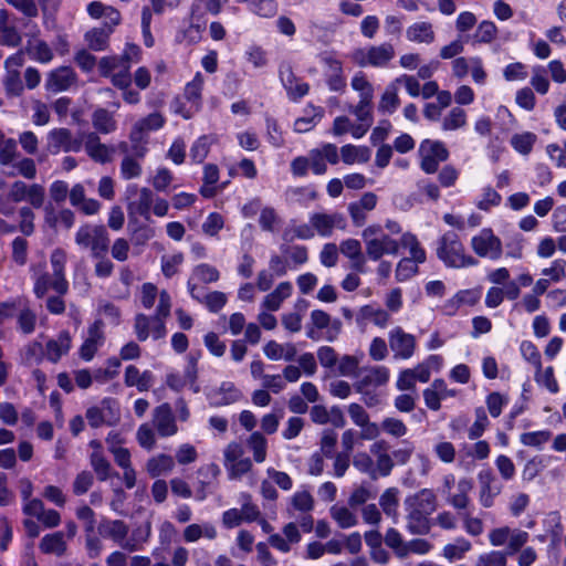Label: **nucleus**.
Returning <instances> with one entry per match:
<instances>
[{
  "mask_svg": "<svg viewBox=\"0 0 566 566\" xmlns=\"http://www.w3.org/2000/svg\"><path fill=\"white\" fill-rule=\"evenodd\" d=\"M66 260L65 251L55 249L50 258L52 274L46 271L44 263L31 266L33 292L36 297H44L49 291H54L59 295H64L67 292L69 282L65 277Z\"/></svg>",
  "mask_w": 566,
  "mask_h": 566,
  "instance_id": "f257e3e1",
  "label": "nucleus"
},
{
  "mask_svg": "<svg viewBox=\"0 0 566 566\" xmlns=\"http://www.w3.org/2000/svg\"><path fill=\"white\" fill-rule=\"evenodd\" d=\"M401 233L398 222L387 220L385 226L373 223L361 231L366 255L371 261H379L385 255H396L399 252V241L392 235Z\"/></svg>",
  "mask_w": 566,
  "mask_h": 566,
  "instance_id": "f03ea898",
  "label": "nucleus"
},
{
  "mask_svg": "<svg viewBox=\"0 0 566 566\" xmlns=\"http://www.w3.org/2000/svg\"><path fill=\"white\" fill-rule=\"evenodd\" d=\"M407 511V530L411 534H426L430 530L428 516L436 510V495L429 489L405 500Z\"/></svg>",
  "mask_w": 566,
  "mask_h": 566,
  "instance_id": "7ed1b4c3",
  "label": "nucleus"
},
{
  "mask_svg": "<svg viewBox=\"0 0 566 566\" xmlns=\"http://www.w3.org/2000/svg\"><path fill=\"white\" fill-rule=\"evenodd\" d=\"M98 67L103 76L111 77L113 85L123 91V98L126 103L137 104L140 101L139 93L129 88L132 83L129 65L123 59L103 57Z\"/></svg>",
  "mask_w": 566,
  "mask_h": 566,
  "instance_id": "20e7f679",
  "label": "nucleus"
},
{
  "mask_svg": "<svg viewBox=\"0 0 566 566\" xmlns=\"http://www.w3.org/2000/svg\"><path fill=\"white\" fill-rule=\"evenodd\" d=\"M437 256L447 266L463 269L476 265L478 261L465 252L459 235L454 232L444 233L438 241Z\"/></svg>",
  "mask_w": 566,
  "mask_h": 566,
  "instance_id": "39448f33",
  "label": "nucleus"
},
{
  "mask_svg": "<svg viewBox=\"0 0 566 566\" xmlns=\"http://www.w3.org/2000/svg\"><path fill=\"white\" fill-rule=\"evenodd\" d=\"M395 48L390 43L357 48L349 53V59L360 67L384 69L395 57Z\"/></svg>",
  "mask_w": 566,
  "mask_h": 566,
  "instance_id": "423d86ee",
  "label": "nucleus"
},
{
  "mask_svg": "<svg viewBox=\"0 0 566 566\" xmlns=\"http://www.w3.org/2000/svg\"><path fill=\"white\" fill-rule=\"evenodd\" d=\"M108 234L103 226L85 224L75 234V242L90 249L94 258L104 255L108 249Z\"/></svg>",
  "mask_w": 566,
  "mask_h": 566,
  "instance_id": "0eeeda50",
  "label": "nucleus"
},
{
  "mask_svg": "<svg viewBox=\"0 0 566 566\" xmlns=\"http://www.w3.org/2000/svg\"><path fill=\"white\" fill-rule=\"evenodd\" d=\"M388 343L392 356L397 360L410 359L416 354L418 347L416 336L407 333L400 326H396L389 331Z\"/></svg>",
  "mask_w": 566,
  "mask_h": 566,
  "instance_id": "6e6552de",
  "label": "nucleus"
},
{
  "mask_svg": "<svg viewBox=\"0 0 566 566\" xmlns=\"http://www.w3.org/2000/svg\"><path fill=\"white\" fill-rule=\"evenodd\" d=\"M126 195L129 200L127 205L129 216H139L148 220L155 199L154 192L147 187L140 188L135 184H129L126 187Z\"/></svg>",
  "mask_w": 566,
  "mask_h": 566,
  "instance_id": "1a4fd4ad",
  "label": "nucleus"
},
{
  "mask_svg": "<svg viewBox=\"0 0 566 566\" xmlns=\"http://www.w3.org/2000/svg\"><path fill=\"white\" fill-rule=\"evenodd\" d=\"M420 166L427 174L437 171L440 163L448 159L449 151L439 140L424 139L419 146Z\"/></svg>",
  "mask_w": 566,
  "mask_h": 566,
  "instance_id": "9d476101",
  "label": "nucleus"
},
{
  "mask_svg": "<svg viewBox=\"0 0 566 566\" xmlns=\"http://www.w3.org/2000/svg\"><path fill=\"white\" fill-rule=\"evenodd\" d=\"M243 447L238 442L229 443L224 451V468L228 471L230 479H239L252 468V462L249 458H243Z\"/></svg>",
  "mask_w": 566,
  "mask_h": 566,
  "instance_id": "9b49d317",
  "label": "nucleus"
},
{
  "mask_svg": "<svg viewBox=\"0 0 566 566\" xmlns=\"http://www.w3.org/2000/svg\"><path fill=\"white\" fill-rule=\"evenodd\" d=\"M319 62L324 67L326 84L333 92H340L346 87L343 63L335 52H323L319 54Z\"/></svg>",
  "mask_w": 566,
  "mask_h": 566,
  "instance_id": "f8f14e48",
  "label": "nucleus"
},
{
  "mask_svg": "<svg viewBox=\"0 0 566 566\" xmlns=\"http://www.w3.org/2000/svg\"><path fill=\"white\" fill-rule=\"evenodd\" d=\"M471 247L481 258L497 260L502 255V242L490 228H484L473 235Z\"/></svg>",
  "mask_w": 566,
  "mask_h": 566,
  "instance_id": "ddd939ff",
  "label": "nucleus"
},
{
  "mask_svg": "<svg viewBox=\"0 0 566 566\" xmlns=\"http://www.w3.org/2000/svg\"><path fill=\"white\" fill-rule=\"evenodd\" d=\"M86 419L91 427L98 428L103 424L113 426L119 420L118 403L111 398H105L98 406L90 407Z\"/></svg>",
  "mask_w": 566,
  "mask_h": 566,
  "instance_id": "4468645a",
  "label": "nucleus"
},
{
  "mask_svg": "<svg viewBox=\"0 0 566 566\" xmlns=\"http://www.w3.org/2000/svg\"><path fill=\"white\" fill-rule=\"evenodd\" d=\"M24 64V55L22 52L11 54L4 61L6 74L3 76V85L6 92L10 96H19L23 92L20 69Z\"/></svg>",
  "mask_w": 566,
  "mask_h": 566,
  "instance_id": "2eb2a0df",
  "label": "nucleus"
},
{
  "mask_svg": "<svg viewBox=\"0 0 566 566\" xmlns=\"http://www.w3.org/2000/svg\"><path fill=\"white\" fill-rule=\"evenodd\" d=\"M45 191L41 185H27L23 181H15L11 185L8 192L9 199L13 202L27 201L34 208L42 207Z\"/></svg>",
  "mask_w": 566,
  "mask_h": 566,
  "instance_id": "dca6fc26",
  "label": "nucleus"
},
{
  "mask_svg": "<svg viewBox=\"0 0 566 566\" xmlns=\"http://www.w3.org/2000/svg\"><path fill=\"white\" fill-rule=\"evenodd\" d=\"M133 154H126L119 165V176L124 180L138 179L143 175V159L148 153L145 145L133 144Z\"/></svg>",
  "mask_w": 566,
  "mask_h": 566,
  "instance_id": "f3484780",
  "label": "nucleus"
},
{
  "mask_svg": "<svg viewBox=\"0 0 566 566\" xmlns=\"http://www.w3.org/2000/svg\"><path fill=\"white\" fill-rule=\"evenodd\" d=\"M220 277V273L217 268L207 264L201 263L193 268L192 273L188 280V291L197 301L201 300V294L203 291V287L200 286V283H213L217 282Z\"/></svg>",
  "mask_w": 566,
  "mask_h": 566,
  "instance_id": "a211bd4d",
  "label": "nucleus"
},
{
  "mask_svg": "<svg viewBox=\"0 0 566 566\" xmlns=\"http://www.w3.org/2000/svg\"><path fill=\"white\" fill-rule=\"evenodd\" d=\"M311 170L315 175H324L327 171V164L336 165L339 161L338 148L331 143L308 153Z\"/></svg>",
  "mask_w": 566,
  "mask_h": 566,
  "instance_id": "6ab92c4d",
  "label": "nucleus"
},
{
  "mask_svg": "<svg viewBox=\"0 0 566 566\" xmlns=\"http://www.w3.org/2000/svg\"><path fill=\"white\" fill-rule=\"evenodd\" d=\"M81 142L74 139L66 128H54L46 136V149L50 154L56 155L61 151H80Z\"/></svg>",
  "mask_w": 566,
  "mask_h": 566,
  "instance_id": "aec40b11",
  "label": "nucleus"
},
{
  "mask_svg": "<svg viewBox=\"0 0 566 566\" xmlns=\"http://www.w3.org/2000/svg\"><path fill=\"white\" fill-rule=\"evenodd\" d=\"M479 502L484 509L494 505L495 499L502 493L503 486L490 470H482L478 474Z\"/></svg>",
  "mask_w": 566,
  "mask_h": 566,
  "instance_id": "412c9836",
  "label": "nucleus"
},
{
  "mask_svg": "<svg viewBox=\"0 0 566 566\" xmlns=\"http://www.w3.org/2000/svg\"><path fill=\"white\" fill-rule=\"evenodd\" d=\"M165 117L159 113H151L145 118L137 120L129 134L132 144L147 146V134L149 132L158 130L165 125Z\"/></svg>",
  "mask_w": 566,
  "mask_h": 566,
  "instance_id": "4be33fe9",
  "label": "nucleus"
},
{
  "mask_svg": "<svg viewBox=\"0 0 566 566\" xmlns=\"http://www.w3.org/2000/svg\"><path fill=\"white\" fill-rule=\"evenodd\" d=\"M279 77L286 91L289 98L293 102H298L310 91V85L306 82L297 78L292 67L287 64H282L280 66Z\"/></svg>",
  "mask_w": 566,
  "mask_h": 566,
  "instance_id": "5701e85b",
  "label": "nucleus"
},
{
  "mask_svg": "<svg viewBox=\"0 0 566 566\" xmlns=\"http://www.w3.org/2000/svg\"><path fill=\"white\" fill-rule=\"evenodd\" d=\"M308 221L313 224L315 234L317 233L321 237H329L332 235L335 229H345L346 220L342 213L333 212V213H324L316 212L310 216Z\"/></svg>",
  "mask_w": 566,
  "mask_h": 566,
  "instance_id": "b1692460",
  "label": "nucleus"
},
{
  "mask_svg": "<svg viewBox=\"0 0 566 566\" xmlns=\"http://www.w3.org/2000/svg\"><path fill=\"white\" fill-rule=\"evenodd\" d=\"M311 324H312V327L308 328L306 334H307V337H310L312 339L318 338V336L316 335V329L317 331L326 329L325 338L327 340L332 342L336 338V336L340 329V322L337 319L332 322L331 316L322 310L312 311Z\"/></svg>",
  "mask_w": 566,
  "mask_h": 566,
  "instance_id": "393cba45",
  "label": "nucleus"
},
{
  "mask_svg": "<svg viewBox=\"0 0 566 566\" xmlns=\"http://www.w3.org/2000/svg\"><path fill=\"white\" fill-rule=\"evenodd\" d=\"M104 340L103 322L97 319L87 329V334L80 348L81 358L85 361L92 360L96 352L103 346Z\"/></svg>",
  "mask_w": 566,
  "mask_h": 566,
  "instance_id": "a878e982",
  "label": "nucleus"
},
{
  "mask_svg": "<svg viewBox=\"0 0 566 566\" xmlns=\"http://www.w3.org/2000/svg\"><path fill=\"white\" fill-rule=\"evenodd\" d=\"M358 325L374 324L379 328H386L391 323L390 314L376 304L361 306L356 314Z\"/></svg>",
  "mask_w": 566,
  "mask_h": 566,
  "instance_id": "bb28decb",
  "label": "nucleus"
},
{
  "mask_svg": "<svg viewBox=\"0 0 566 566\" xmlns=\"http://www.w3.org/2000/svg\"><path fill=\"white\" fill-rule=\"evenodd\" d=\"M76 82L75 72L69 66L52 70L45 80V88L53 93L69 90Z\"/></svg>",
  "mask_w": 566,
  "mask_h": 566,
  "instance_id": "cd10ccee",
  "label": "nucleus"
},
{
  "mask_svg": "<svg viewBox=\"0 0 566 566\" xmlns=\"http://www.w3.org/2000/svg\"><path fill=\"white\" fill-rule=\"evenodd\" d=\"M153 421L160 437H171L178 432L176 419L168 403H163L154 410Z\"/></svg>",
  "mask_w": 566,
  "mask_h": 566,
  "instance_id": "c85d7f7f",
  "label": "nucleus"
},
{
  "mask_svg": "<svg viewBox=\"0 0 566 566\" xmlns=\"http://www.w3.org/2000/svg\"><path fill=\"white\" fill-rule=\"evenodd\" d=\"M21 41V33L14 25L10 12L7 9H0V45L17 48Z\"/></svg>",
  "mask_w": 566,
  "mask_h": 566,
  "instance_id": "c756f323",
  "label": "nucleus"
},
{
  "mask_svg": "<svg viewBox=\"0 0 566 566\" xmlns=\"http://www.w3.org/2000/svg\"><path fill=\"white\" fill-rule=\"evenodd\" d=\"M293 293V285L291 282L284 281L276 285V287L268 293L261 303V308L265 311H279L285 300Z\"/></svg>",
  "mask_w": 566,
  "mask_h": 566,
  "instance_id": "7c9ffc66",
  "label": "nucleus"
},
{
  "mask_svg": "<svg viewBox=\"0 0 566 566\" xmlns=\"http://www.w3.org/2000/svg\"><path fill=\"white\" fill-rule=\"evenodd\" d=\"M97 530L101 536L112 539L123 548L128 535V526L123 521L103 520Z\"/></svg>",
  "mask_w": 566,
  "mask_h": 566,
  "instance_id": "2f4dec72",
  "label": "nucleus"
},
{
  "mask_svg": "<svg viewBox=\"0 0 566 566\" xmlns=\"http://www.w3.org/2000/svg\"><path fill=\"white\" fill-rule=\"evenodd\" d=\"M473 490V481L469 478H461L453 492L447 497L448 504L455 510H465L470 504V493Z\"/></svg>",
  "mask_w": 566,
  "mask_h": 566,
  "instance_id": "473e14b6",
  "label": "nucleus"
},
{
  "mask_svg": "<svg viewBox=\"0 0 566 566\" xmlns=\"http://www.w3.org/2000/svg\"><path fill=\"white\" fill-rule=\"evenodd\" d=\"M242 397L240 389L235 387L233 382L224 381L221 386L212 390L208 398L210 403L213 406H227L231 405Z\"/></svg>",
  "mask_w": 566,
  "mask_h": 566,
  "instance_id": "72a5a7b5",
  "label": "nucleus"
},
{
  "mask_svg": "<svg viewBox=\"0 0 566 566\" xmlns=\"http://www.w3.org/2000/svg\"><path fill=\"white\" fill-rule=\"evenodd\" d=\"M85 150L93 160L101 164L111 161L114 153L113 147L102 144L99 137L94 133L86 136Z\"/></svg>",
  "mask_w": 566,
  "mask_h": 566,
  "instance_id": "f704fd0d",
  "label": "nucleus"
},
{
  "mask_svg": "<svg viewBox=\"0 0 566 566\" xmlns=\"http://www.w3.org/2000/svg\"><path fill=\"white\" fill-rule=\"evenodd\" d=\"M72 346V337L69 332H61L56 338L50 339L45 346V356L52 361H59L66 355Z\"/></svg>",
  "mask_w": 566,
  "mask_h": 566,
  "instance_id": "c9c22d12",
  "label": "nucleus"
},
{
  "mask_svg": "<svg viewBox=\"0 0 566 566\" xmlns=\"http://www.w3.org/2000/svg\"><path fill=\"white\" fill-rule=\"evenodd\" d=\"M406 38L413 43L431 44L436 40L433 25L428 21L415 22L407 28Z\"/></svg>",
  "mask_w": 566,
  "mask_h": 566,
  "instance_id": "e433bc0d",
  "label": "nucleus"
},
{
  "mask_svg": "<svg viewBox=\"0 0 566 566\" xmlns=\"http://www.w3.org/2000/svg\"><path fill=\"white\" fill-rule=\"evenodd\" d=\"M390 370L386 366H374L365 370V375L357 384V391L363 388L384 386L389 381Z\"/></svg>",
  "mask_w": 566,
  "mask_h": 566,
  "instance_id": "4c0bfd02",
  "label": "nucleus"
},
{
  "mask_svg": "<svg viewBox=\"0 0 566 566\" xmlns=\"http://www.w3.org/2000/svg\"><path fill=\"white\" fill-rule=\"evenodd\" d=\"M124 381L127 387H136L147 391L154 384V375L149 370L140 371L136 366L128 365L125 369Z\"/></svg>",
  "mask_w": 566,
  "mask_h": 566,
  "instance_id": "58836bf2",
  "label": "nucleus"
},
{
  "mask_svg": "<svg viewBox=\"0 0 566 566\" xmlns=\"http://www.w3.org/2000/svg\"><path fill=\"white\" fill-rule=\"evenodd\" d=\"M331 132L336 137L350 134L355 139H359L368 132V125L355 124L346 116H337Z\"/></svg>",
  "mask_w": 566,
  "mask_h": 566,
  "instance_id": "ea45409f",
  "label": "nucleus"
},
{
  "mask_svg": "<svg viewBox=\"0 0 566 566\" xmlns=\"http://www.w3.org/2000/svg\"><path fill=\"white\" fill-rule=\"evenodd\" d=\"M323 116L322 107L308 104L304 109V115L295 119L293 129L296 133H307L322 120Z\"/></svg>",
  "mask_w": 566,
  "mask_h": 566,
  "instance_id": "a19ab883",
  "label": "nucleus"
},
{
  "mask_svg": "<svg viewBox=\"0 0 566 566\" xmlns=\"http://www.w3.org/2000/svg\"><path fill=\"white\" fill-rule=\"evenodd\" d=\"M25 51L32 60L42 64H48L53 59L50 45L38 36H32L28 40Z\"/></svg>",
  "mask_w": 566,
  "mask_h": 566,
  "instance_id": "79ce46f5",
  "label": "nucleus"
},
{
  "mask_svg": "<svg viewBox=\"0 0 566 566\" xmlns=\"http://www.w3.org/2000/svg\"><path fill=\"white\" fill-rule=\"evenodd\" d=\"M150 534L151 524L149 521H146L133 530L130 536L127 537L125 544H123V548L128 552L142 549L144 544L148 542Z\"/></svg>",
  "mask_w": 566,
  "mask_h": 566,
  "instance_id": "37998d69",
  "label": "nucleus"
},
{
  "mask_svg": "<svg viewBox=\"0 0 566 566\" xmlns=\"http://www.w3.org/2000/svg\"><path fill=\"white\" fill-rule=\"evenodd\" d=\"M264 355L271 360H292L296 355V348L293 344H280L270 340L263 346Z\"/></svg>",
  "mask_w": 566,
  "mask_h": 566,
  "instance_id": "c03bdc74",
  "label": "nucleus"
},
{
  "mask_svg": "<svg viewBox=\"0 0 566 566\" xmlns=\"http://www.w3.org/2000/svg\"><path fill=\"white\" fill-rule=\"evenodd\" d=\"M344 164H365L370 159V149L366 146L345 145L338 153Z\"/></svg>",
  "mask_w": 566,
  "mask_h": 566,
  "instance_id": "a18cd8bd",
  "label": "nucleus"
},
{
  "mask_svg": "<svg viewBox=\"0 0 566 566\" xmlns=\"http://www.w3.org/2000/svg\"><path fill=\"white\" fill-rule=\"evenodd\" d=\"M93 127L101 134H112L117 129L114 114L105 108H96L92 114Z\"/></svg>",
  "mask_w": 566,
  "mask_h": 566,
  "instance_id": "49530a36",
  "label": "nucleus"
},
{
  "mask_svg": "<svg viewBox=\"0 0 566 566\" xmlns=\"http://www.w3.org/2000/svg\"><path fill=\"white\" fill-rule=\"evenodd\" d=\"M205 85V78L200 72H197L193 78L185 86L184 98L188 104L193 106V109H200L201 95Z\"/></svg>",
  "mask_w": 566,
  "mask_h": 566,
  "instance_id": "de8ad7c7",
  "label": "nucleus"
},
{
  "mask_svg": "<svg viewBox=\"0 0 566 566\" xmlns=\"http://www.w3.org/2000/svg\"><path fill=\"white\" fill-rule=\"evenodd\" d=\"M379 505L382 512L388 517L392 518L394 523H397L399 517V490L397 488H389L385 490L380 495Z\"/></svg>",
  "mask_w": 566,
  "mask_h": 566,
  "instance_id": "09e8293b",
  "label": "nucleus"
},
{
  "mask_svg": "<svg viewBox=\"0 0 566 566\" xmlns=\"http://www.w3.org/2000/svg\"><path fill=\"white\" fill-rule=\"evenodd\" d=\"M471 549V542L465 537L460 536L443 547L442 556L449 562H455L464 558L467 553H469Z\"/></svg>",
  "mask_w": 566,
  "mask_h": 566,
  "instance_id": "8fccbe9b",
  "label": "nucleus"
},
{
  "mask_svg": "<svg viewBox=\"0 0 566 566\" xmlns=\"http://www.w3.org/2000/svg\"><path fill=\"white\" fill-rule=\"evenodd\" d=\"M399 105L398 87H396L394 82H390L380 96L378 112L390 115L397 111Z\"/></svg>",
  "mask_w": 566,
  "mask_h": 566,
  "instance_id": "3c124183",
  "label": "nucleus"
},
{
  "mask_svg": "<svg viewBox=\"0 0 566 566\" xmlns=\"http://www.w3.org/2000/svg\"><path fill=\"white\" fill-rule=\"evenodd\" d=\"M175 467L174 458L168 454H158L147 461L146 470L150 476L157 478L172 471Z\"/></svg>",
  "mask_w": 566,
  "mask_h": 566,
  "instance_id": "603ef678",
  "label": "nucleus"
},
{
  "mask_svg": "<svg viewBox=\"0 0 566 566\" xmlns=\"http://www.w3.org/2000/svg\"><path fill=\"white\" fill-rule=\"evenodd\" d=\"M382 449H385V442H375L370 448L371 453L377 455V461L375 464V470H377V478L379 475H389L394 468L392 458L386 451L380 452Z\"/></svg>",
  "mask_w": 566,
  "mask_h": 566,
  "instance_id": "864d4df0",
  "label": "nucleus"
},
{
  "mask_svg": "<svg viewBox=\"0 0 566 566\" xmlns=\"http://www.w3.org/2000/svg\"><path fill=\"white\" fill-rule=\"evenodd\" d=\"M247 447L252 452L256 463H262L266 459L268 440L259 431H254L247 440Z\"/></svg>",
  "mask_w": 566,
  "mask_h": 566,
  "instance_id": "5fc2aeb1",
  "label": "nucleus"
},
{
  "mask_svg": "<svg viewBox=\"0 0 566 566\" xmlns=\"http://www.w3.org/2000/svg\"><path fill=\"white\" fill-rule=\"evenodd\" d=\"M239 3H245L248 9L261 17L272 18L277 12V3L275 0H237Z\"/></svg>",
  "mask_w": 566,
  "mask_h": 566,
  "instance_id": "6e6d98bb",
  "label": "nucleus"
},
{
  "mask_svg": "<svg viewBox=\"0 0 566 566\" xmlns=\"http://www.w3.org/2000/svg\"><path fill=\"white\" fill-rule=\"evenodd\" d=\"M417 381L427 382L419 376V367L402 369L397 377L396 387L400 391L415 390Z\"/></svg>",
  "mask_w": 566,
  "mask_h": 566,
  "instance_id": "4d7b16f0",
  "label": "nucleus"
},
{
  "mask_svg": "<svg viewBox=\"0 0 566 566\" xmlns=\"http://www.w3.org/2000/svg\"><path fill=\"white\" fill-rule=\"evenodd\" d=\"M400 247H403L409 251L410 256L408 259L416 260L423 263L427 259L424 249L420 245L417 237L410 232H406L399 240Z\"/></svg>",
  "mask_w": 566,
  "mask_h": 566,
  "instance_id": "13d9d810",
  "label": "nucleus"
},
{
  "mask_svg": "<svg viewBox=\"0 0 566 566\" xmlns=\"http://www.w3.org/2000/svg\"><path fill=\"white\" fill-rule=\"evenodd\" d=\"M214 137L211 135H202L195 140L190 148V158L196 164H201L208 156Z\"/></svg>",
  "mask_w": 566,
  "mask_h": 566,
  "instance_id": "bf43d9fd",
  "label": "nucleus"
},
{
  "mask_svg": "<svg viewBox=\"0 0 566 566\" xmlns=\"http://www.w3.org/2000/svg\"><path fill=\"white\" fill-rule=\"evenodd\" d=\"M216 535L217 531L210 524H190L184 531V538L188 543L197 542L201 537L213 539Z\"/></svg>",
  "mask_w": 566,
  "mask_h": 566,
  "instance_id": "052dcab7",
  "label": "nucleus"
},
{
  "mask_svg": "<svg viewBox=\"0 0 566 566\" xmlns=\"http://www.w3.org/2000/svg\"><path fill=\"white\" fill-rule=\"evenodd\" d=\"M536 140L537 136L534 133L523 132L514 134L511 137L510 144L513 147V149L518 154L528 155L532 151Z\"/></svg>",
  "mask_w": 566,
  "mask_h": 566,
  "instance_id": "680f3d73",
  "label": "nucleus"
},
{
  "mask_svg": "<svg viewBox=\"0 0 566 566\" xmlns=\"http://www.w3.org/2000/svg\"><path fill=\"white\" fill-rule=\"evenodd\" d=\"M332 518L340 528H349L357 524V516L348 507L335 504L329 510Z\"/></svg>",
  "mask_w": 566,
  "mask_h": 566,
  "instance_id": "e2e57ef3",
  "label": "nucleus"
},
{
  "mask_svg": "<svg viewBox=\"0 0 566 566\" xmlns=\"http://www.w3.org/2000/svg\"><path fill=\"white\" fill-rule=\"evenodd\" d=\"M339 251L354 262L355 266L364 264V255L361 252V244L356 239H346L339 245Z\"/></svg>",
  "mask_w": 566,
  "mask_h": 566,
  "instance_id": "0e129e2a",
  "label": "nucleus"
},
{
  "mask_svg": "<svg viewBox=\"0 0 566 566\" xmlns=\"http://www.w3.org/2000/svg\"><path fill=\"white\" fill-rule=\"evenodd\" d=\"M42 552L48 554L61 555L65 551V542L63 533L56 532L53 534L45 535L40 543Z\"/></svg>",
  "mask_w": 566,
  "mask_h": 566,
  "instance_id": "69168bd1",
  "label": "nucleus"
},
{
  "mask_svg": "<svg viewBox=\"0 0 566 566\" xmlns=\"http://www.w3.org/2000/svg\"><path fill=\"white\" fill-rule=\"evenodd\" d=\"M501 201V195L492 187L486 186L481 189L475 205L480 210L489 211L491 208L500 206Z\"/></svg>",
  "mask_w": 566,
  "mask_h": 566,
  "instance_id": "338daca9",
  "label": "nucleus"
},
{
  "mask_svg": "<svg viewBox=\"0 0 566 566\" xmlns=\"http://www.w3.org/2000/svg\"><path fill=\"white\" fill-rule=\"evenodd\" d=\"M474 566H507L506 553L502 551H490L476 557Z\"/></svg>",
  "mask_w": 566,
  "mask_h": 566,
  "instance_id": "774afa93",
  "label": "nucleus"
}]
</instances>
